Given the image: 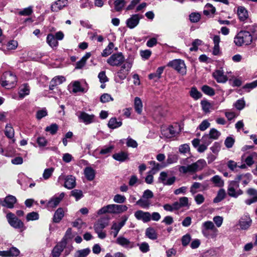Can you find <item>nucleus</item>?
<instances>
[{
  "mask_svg": "<svg viewBox=\"0 0 257 257\" xmlns=\"http://www.w3.org/2000/svg\"><path fill=\"white\" fill-rule=\"evenodd\" d=\"M201 229L203 235L207 239L215 238L218 235V230L211 221L203 222Z\"/></svg>",
  "mask_w": 257,
  "mask_h": 257,
  "instance_id": "f257e3e1",
  "label": "nucleus"
},
{
  "mask_svg": "<svg viewBox=\"0 0 257 257\" xmlns=\"http://www.w3.org/2000/svg\"><path fill=\"white\" fill-rule=\"evenodd\" d=\"M247 194L252 198L245 200V203L248 205L257 202V190L253 188H249L246 191Z\"/></svg>",
  "mask_w": 257,
  "mask_h": 257,
  "instance_id": "f3484780",
  "label": "nucleus"
},
{
  "mask_svg": "<svg viewBox=\"0 0 257 257\" xmlns=\"http://www.w3.org/2000/svg\"><path fill=\"white\" fill-rule=\"evenodd\" d=\"M213 77L218 83H225L227 80V77L224 74L222 70H216L212 74Z\"/></svg>",
  "mask_w": 257,
  "mask_h": 257,
  "instance_id": "2eb2a0df",
  "label": "nucleus"
},
{
  "mask_svg": "<svg viewBox=\"0 0 257 257\" xmlns=\"http://www.w3.org/2000/svg\"><path fill=\"white\" fill-rule=\"evenodd\" d=\"M143 18V16L138 14L133 15L130 18V29H133L136 27L139 24L140 20Z\"/></svg>",
  "mask_w": 257,
  "mask_h": 257,
  "instance_id": "bb28decb",
  "label": "nucleus"
},
{
  "mask_svg": "<svg viewBox=\"0 0 257 257\" xmlns=\"http://www.w3.org/2000/svg\"><path fill=\"white\" fill-rule=\"evenodd\" d=\"M201 104L202 107V109L204 112H209L210 108H211V104L209 102L207 101L202 100L201 102Z\"/></svg>",
  "mask_w": 257,
  "mask_h": 257,
  "instance_id": "e2e57ef3",
  "label": "nucleus"
},
{
  "mask_svg": "<svg viewBox=\"0 0 257 257\" xmlns=\"http://www.w3.org/2000/svg\"><path fill=\"white\" fill-rule=\"evenodd\" d=\"M17 202L16 198L13 195H8L2 201L0 199V203L3 206L6 207L8 208H13L14 207V204Z\"/></svg>",
  "mask_w": 257,
  "mask_h": 257,
  "instance_id": "9d476101",
  "label": "nucleus"
},
{
  "mask_svg": "<svg viewBox=\"0 0 257 257\" xmlns=\"http://www.w3.org/2000/svg\"><path fill=\"white\" fill-rule=\"evenodd\" d=\"M121 125L120 121H117L115 118H111L108 121V126L110 128H115Z\"/></svg>",
  "mask_w": 257,
  "mask_h": 257,
  "instance_id": "a19ab883",
  "label": "nucleus"
},
{
  "mask_svg": "<svg viewBox=\"0 0 257 257\" xmlns=\"http://www.w3.org/2000/svg\"><path fill=\"white\" fill-rule=\"evenodd\" d=\"M124 60L123 56L121 53H115L112 55L107 60V62L112 66L120 65Z\"/></svg>",
  "mask_w": 257,
  "mask_h": 257,
  "instance_id": "0eeeda50",
  "label": "nucleus"
},
{
  "mask_svg": "<svg viewBox=\"0 0 257 257\" xmlns=\"http://www.w3.org/2000/svg\"><path fill=\"white\" fill-rule=\"evenodd\" d=\"M202 41L199 39H195L192 43V46L190 48V51H196L198 50V47L201 45Z\"/></svg>",
  "mask_w": 257,
  "mask_h": 257,
  "instance_id": "8fccbe9b",
  "label": "nucleus"
},
{
  "mask_svg": "<svg viewBox=\"0 0 257 257\" xmlns=\"http://www.w3.org/2000/svg\"><path fill=\"white\" fill-rule=\"evenodd\" d=\"M6 217L9 223L12 227L15 228H22L24 226L23 222L13 213H8Z\"/></svg>",
  "mask_w": 257,
  "mask_h": 257,
  "instance_id": "423d86ee",
  "label": "nucleus"
},
{
  "mask_svg": "<svg viewBox=\"0 0 257 257\" xmlns=\"http://www.w3.org/2000/svg\"><path fill=\"white\" fill-rule=\"evenodd\" d=\"M16 76L11 71L5 72L1 78V84L7 89L13 88L16 84Z\"/></svg>",
  "mask_w": 257,
  "mask_h": 257,
  "instance_id": "7ed1b4c3",
  "label": "nucleus"
},
{
  "mask_svg": "<svg viewBox=\"0 0 257 257\" xmlns=\"http://www.w3.org/2000/svg\"><path fill=\"white\" fill-rule=\"evenodd\" d=\"M128 74V66L125 65L121 66L120 70L118 72L117 76L121 80L124 79Z\"/></svg>",
  "mask_w": 257,
  "mask_h": 257,
  "instance_id": "7c9ffc66",
  "label": "nucleus"
},
{
  "mask_svg": "<svg viewBox=\"0 0 257 257\" xmlns=\"http://www.w3.org/2000/svg\"><path fill=\"white\" fill-rule=\"evenodd\" d=\"M210 181L215 185V186L218 187H222L224 184V181L219 175L214 176L211 178Z\"/></svg>",
  "mask_w": 257,
  "mask_h": 257,
  "instance_id": "2f4dec72",
  "label": "nucleus"
},
{
  "mask_svg": "<svg viewBox=\"0 0 257 257\" xmlns=\"http://www.w3.org/2000/svg\"><path fill=\"white\" fill-rule=\"evenodd\" d=\"M120 226L117 225V223H113L111 228V231H110V234L113 235L114 237H115L117 236L119 230L120 229Z\"/></svg>",
  "mask_w": 257,
  "mask_h": 257,
  "instance_id": "de8ad7c7",
  "label": "nucleus"
},
{
  "mask_svg": "<svg viewBox=\"0 0 257 257\" xmlns=\"http://www.w3.org/2000/svg\"><path fill=\"white\" fill-rule=\"evenodd\" d=\"M84 174L88 181H92L95 176V170L91 167H86L84 170Z\"/></svg>",
  "mask_w": 257,
  "mask_h": 257,
  "instance_id": "393cba45",
  "label": "nucleus"
},
{
  "mask_svg": "<svg viewBox=\"0 0 257 257\" xmlns=\"http://www.w3.org/2000/svg\"><path fill=\"white\" fill-rule=\"evenodd\" d=\"M26 219L27 221L37 220L39 219V214L36 212H32L27 214Z\"/></svg>",
  "mask_w": 257,
  "mask_h": 257,
  "instance_id": "680f3d73",
  "label": "nucleus"
},
{
  "mask_svg": "<svg viewBox=\"0 0 257 257\" xmlns=\"http://www.w3.org/2000/svg\"><path fill=\"white\" fill-rule=\"evenodd\" d=\"M206 165L205 161L203 159H200L196 162L190 165V168L192 172H196L202 170Z\"/></svg>",
  "mask_w": 257,
  "mask_h": 257,
  "instance_id": "ddd939ff",
  "label": "nucleus"
},
{
  "mask_svg": "<svg viewBox=\"0 0 257 257\" xmlns=\"http://www.w3.org/2000/svg\"><path fill=\"white\" fill-rule=\"evenodd\" d=\"M54 170V169L53 168L46 169L43 174V178L45 180L49 179L52 175Z\"/></svg>",
  "mask_w": 257,
  "mask_h": 257,
  "instance_id": "4d7b16f0",
  "label": "nucleus"
},
{
  "mask_svg": "<svg viewBox=\"0 0 257 257\" xmlns=\"http://www.w3.org/2000/svg\"><path fill=\"white\" fill-rule=\"evenodd\" d=\"M67 241L65 238H63L61 241L58 242L54 247L52 254L53 257H59L61 252L66 247L67 245Z\"/></svg>",
  "mask_w": 257,
  "mask_h": 257,
  "instance_id": "1a4fd4ad",
  "label": "nucleus"
},
{
  "mask_svg": "<svg viewBox=\"0 0 257 257\" xmlns=\"http://www.w3.org/2000/svg\"><path fill=\"white\" fill-rule=\"evenodd\" d=\"M164 67H159L158 68L155 73L149 74V78L154 80L155 81H158L161 77V75L164 71Z\"/></svg>",
  "mask_w": 257,
  "mask_h": 257,
  "instance_id": "b1692460",
  "label": "nucleus"
},
{
  "mask_svg": "<svg viewBox=\"0 0 257 257\" xmlns=\"http://www.w3.org/2000/svg\"><path fill=\"white\" fill-rule=\"evenodd\" d=\"M114 47L113 43L112 42H110L107 47L101 53V55L103 57L108 56L112 53V49Z\"/></svg>",
  "mask_w": 257,
  "mask_h": 257,
  "instance_id": "79ce46f5",
  "label": "nucleus"
},
{
  "mask_svg": "<svg viewBox=\"0 0 257 257\" xmlns=\"http://www.w3.org/2000/svg\"><path fill=\"white\" fill-rule=\"evenodd\" d=\"M213 221L217 227H220L222 224L223 218L220 216H215L213 218Z\"/></svg>",
  "mask_w": 257,
  "mask_h": 257,
  "instance_id": "052dcab7",
  "label": "nucleus"
},
{
  "mask_svg": "<svg viewBox=\"0 0 257 257\" xmlns=\"http://www.w3.org/2000/svg\"><path fill=\"white\" fill-rule=\"evenodd\" d=\"M252 223V220L249 216H245L240 218L239 221V225L242 230H247Z\"/></svg>",
  "mask_w": 257,
  "mask_h": 257,
  "instance_id": "aec40b11",
  "label": "nucleus"
},
{
  "mask_svg": "<svg viewBox=\"0 0 257 257\" xmlns=\"http://www.w3.org/2000/svg\"><path fill=\"white\" fill-rule=\"evenodd\" d=\"M202 91L206 94L208 95L209 96H213L215 94L214 90L207 86V85H203L202 87Z\"/></svg>",
  "mask_w": 257,
  "mask_h": 257,
  "instance_id": "49530a36",
  "label": "nucleus"
},
{
  "mask_svg": "<svg viewBox=\"0 0 257 257\" xmlns=\"http://www.w3.org/2000/svg\"><path fill=\"white\" fill-rule=\"evenodd\" d=\"M177 125H170L168 127H164L161 129L162 135L166 138H171L175 137L177 133Z\"/></svg>",
  "mask_w": 257,
  "mask_h": 257,
  "instance_id": "6e6552de",
  "label": "nucleus"
},
{
  "mask_svg": "<svg viewBox=\"0 0 257 257\" xmlns=\"http://www.w3.org/2000/svg\"><path fill=\"white\" fill-rule=\"evenodd\" d=\"M109 213L117 214L126 211L127 207L123 205L109 204Z\"/></svg>",
  "mask_w": 257,
  "mask_h": 257,
  "instance_id": "dca6fc26",
  "label": "nucleus"
},
{
  "mask_svg": "<svg viewBox=\"0 0 257 257\" xmlns=\"http://www.w3.org/2000/svg\"><path fill=\"white\" fill-rule=\"evenodd\" d=\"M239 184L232 181L229 182L227 187V193L232 197L237 198L243 194V191L239 188Z\"/></svg>",
  "mask_w": 257,
  "mask_h": 257,
  "instance_id": "39448f33",
  "label": "nucleus"
},
{
  "mask_svg": "<svg viewBox=\"0 0 257 257\" xmlns=\"http://www.w3.org/2000/svg\"><path fill=\"white\" fill-rule=\"evenodd\" d=\"M30 92V88L29 86L27 84H25L24 87L21 89L19 92V97L21 98H24L26 95H27L29 94Z\"/></svg>",
  "mask_w": 257,
  "mask_h": 257,
  "instance_id": "c03bdc74",
  "label": "nucleus"
},
{
  "mask_svg": "<svg viewBox=\"0 0 257 257\" xmlns=\"http://www.w3.org/2000/svg\"><path fill=\"white\" fill-rule=\"evenodd\" d=\"M126 2L124 0H116L114 2V8L116 11H121L124 7Z\"/></svg>",
  "mask_w": 257,
  "mask_h": 257,
  "instance_id": "a18cd8bd",
  "label": "nucleus"
},
{
  "mask_svg": "<svg viewBox=\"0 0 257 257\" xmlns=\"http://www.w3.org/2000/svg\"><path fill=\"white\" fill-rule=\"evenodd\" d=\"M91 55L90 52L86 53L80 60L76 63L75 68L77 69H81L85 65L87 60L90 57Z\"/></svg>",
  "mask_w": 257,
  "mask_h": 257,
  "instance_id": "c85d7f7f",
  "label": "nucleus"
},
{
  "mask_svg": "<svg viewBox=\"0 0 257 257\" xmlns=\"http://www.w3.org/2000/svg\"><path fill=\"white\" fill-rule=\"evenodd\" d=\"M65 81L64 77L62 76H57L55 77L50 81L49 88L50 90H53L58 85L61 84Z\"/></svg>",
  "mask_w": 257,
  "mask_h": 257,
  "instance_id": "5701e85b",
  "label": "nucleus"
},
{
  "mask_svg": "<svg viewBox=\"0 0 257 257\" xmlns=\"http://www.w3.org/2000/svg\"><path fill=\"white\" fill-rule=\"evenodd\" d=\"M226 195V192L224 189H219L216 196L213 199V202L216 203L221 201L225 198Z\"/></svg>",
  "mask_w": 257,
  "mask_h": 257,
  "instance_id": "473e14b6",
  "label": "nucleus"
},
{
  "mask_svg": "<svg viewBox=\"0 0 257 257\" xmlns=\"http://www.w3.org/2000/svg\"><path fill=\"white\" fill-rule=\"evenodd\" d=\"M191 239V235L189 234H186L182 237V244L183 246H186L189 244Z\"/></svg>",
  "mask_w": 257,
  "mask_h": 257,
  "instance_id": "6e6d98bb",
  "label": "nucleus"
},
{
  "mask_svg": "<svg viewBox=\"0 0 257 257\" xmlns=\"http://www.w3.org/2000/svg\"><path fill=\"white\" fill-rule=\"evenodd\" d=\"M210 125V123L206 119L204 120L199 125V129L201 131H204Z\"/></svg>",
  "mask_w": 257,
  "mask_h": 257,
  "instance_id": "774afa93",
  "label": "nucleus"
},
{
  "mask_svg": "<svg viewBox=\"0 0 257 257\" xmlns=\"http://www.w3.org/2000/svg\"><path fill=\"white\" fill-rule=\"evenodd\" d=\"M33 13V7L30 6L28 8L24 9L23 10L20 11L18 14L20 16H30Z\"/></svg>",
  "mask_w": 257,
  "mask_h": 257,
  "instance_id": "09e8293b",
  "label": "nucleus"
},
{
  "mask_svg": "<svg viewBox=\"0 0 257 257\" xmlns=\"http://www.w3.org/2000/svg\"><path fill=\"white\" fill-rule=\"evenodd\" d=\"M113 99L111 95L108 93L103 94L100 98V101L102 103L108 102L110 101H113Z\"/></svg>",
  "mask_w": 257,
  "mask_h": 257,
  "instance_id": "5fc2aeb1",
  "label": "nucleus"
},
{
  "mask_svg": "<svg viewBox=\"0 0 257 257\" xmlns=\"http://www.w3.org/2000/svg\"><path fill=\"white\" fill-rule=\"evenodd\" d=\"M64 215V211L62 208H59L55 211L53 216V221L55 223H58L62 219Z\"/></svg>",
  "mask_w": 257,
  "mask_h": 257,
  "instance_id": "c756f323",
  "label": "nucleus"
},
{
  "mask_svg": "<svg viewBox=\"0 0 257 257\" xmlns=\"http://www.w3.org/2000/svg\"><path fill=\"white\" fill-rule=\"evenodd\" d=\"M252 41V35L247 30L240 31L234 39V42L237 46L250 45Z\"/></svg>",
  "mask_w": 257,
  "mask_h": 257,
  "instance_id": "f03ea898",
  "label": "nucleus"
},
{
  "mask_svg": "<svg viewBox=\"0 0 257 257\" xmlns=\"http://www.w3.org/2000/svg\"><path fill=\"white\" fill-rule=\"evenodd\" d=\"M220 135V133L215 128H211L208 135L204 136L202 137V140L203 141H211V139L216 140Z\"/></svg>",
  "mask_w": 257,
  "mask_h": 257,
  "instance_id": "6ab92c4d",
  "label": "nucleus"
},
{
  "mask_svg": "<svg viewBox=\"0 0 257 257\" xmlns=\"http://www.w3.org/2000/svg\"><path fill=\"white\" fill-rule=\"evenodd\" d=\"M168 66L172 67L182 75L186 74V67L185 62L181 59H175L169 62Z\"/></svg>",
  "mask_w": 257,
  "mask_h": 257,
  "instance_id": "20e7f679",
  "label": "nucleus"
},
{
  "mask_svg": "<svg viewBox=\"0 0 257 257\" xmlns=\"http://www.w3.org/2000/svg\"><path fill=\"white\" fill-rule=\"evenodd\" d=\"M108 225V219L102 218L99 219L94 225L95 231L102 230L105 227Z\"/></svg>",
  "mask_w": 257,
  "mask_h": 257,
  "instance_id": "a211bd4d",
  "label": "nucleus"
},
{
  "mask_svg": "<svg viewBox=\"0 0 257 257\" xmlns=\"http://www.w3.org/2000/svg\"><path fill=\"white\" fill-rule=\"evenodd\" d=\"M246 29L247 31L249 32V33L251 34L252 37H253V40L257 39V25H252L246 26Z\"/></svg>",
  "mask_w": 257,
  "mask_h": 257,
  "instance_id": "f704fd0d",
  "label": "nucleus"
},
{
  "mask_svg": "<svg viewBox=\"0 0 257 257\" xmlns=\"http://www.w3.org/2000/svg\"><path fill=\"white\" fill-rule=\"evenodd\" d=\"M201 18V15L198 13H192L189 15V19L191 22L197 23Z\"/></svg>",
  "mask_w": 257,
  "mask_h": 257,
  "instance_id": "603ef678",
  "label": "nucleus"
},
{
  "mask_svg": "<svg viewBox=\"0 0 257 257\" xmlns=\"http://www.w3.org/2000/svg\"><path fill=\"white\" fill-rule=\"evenodd\" d=\"M95 116L93 114H89L85 112H80L78 118L84 123L87 124L94 121Z\"/></svg>",
  "mask_w": 257,
  "mask_h": 257,
  "instance_id": "4468645a",
  "label": "nucleus"
},
{
  "mask_svg": "<svg viewBox=\"0 0 257 257\" xmlns=\"http://www.w3.org/2000/svg\"><path fill=\"white\" fill-rule=\"evenodd\" d=\"M146 235L152 240L156 239L158 237L157 233L155 230L152 227L147 228L145 232Z\"/></svg>",
  "mask_w": 257,
  "mask_h": 257,
  "instance_id": "72a5a7b5",
  "label": "nucleus"
},
{
  "mask_svg": "<svg viewBox=\"0 0 257 257\" xmlns=\"http://www.w3.org/2000/svg\"><path fill=\"white\" fill-rule=\"evenodd\" d=\"M202 187L201 183L199 182H194L190 187V192L194 194L197 192L196 190L200 189Z\"/></svg>",
  "mask_w": 257,
  "mask_h": 257,
  "instance_id": "338daca9",
  "label": "nucleus"
},
{
  "mask_svg": "<svg viewBox=\"0 0 257 257\" xmlns=\"http://www.w3.org/2000/svg\"><path fill=\"white\" fill-rule=\"evenodd\" d=\"M90 252L88 248L78 250L74 253V257H86Z\"/></svg>",
  "mask_w": 257,
  "mask_h": 257,
  "instance_id": "e433bc0d",
  "label": "nucleus"
},
{
  "mask_svg": "<svg viewBox=\"0 0 257 257\" xmlns=\"http://www.w3.org/2000/svg\"><path fill=\"white\" fill-rule=\"evenodd\" d=\"M204 144L199 145L198 147L197 151L200 153L204 152L207 148V146L211 143V141H203Z\"/></svg>",
  "mask_w": 257,
  "mask_h": 257,
  "instance_id": "bf43d9fd",
  "label": "nucleus"
},
{
  "mask_svg": "<svg viewBox=\"0 0 257 257\" xmlns=\"http://www.w3.org/2000/svg\"><path fill=\"white\" fill-rule=\"evenodd\" d=\"M67 0H57L51 6V10L53 12H58L66 7Z\"/></svg>",
  "mask_w": 257,
  "mask_h": 257,
  "instance_id": "412c9836",
  "label": "nucleus"
},
{
  "mask_svg": "<svg viewBox=\"0 0 257 257\" xmlns=\"http://www.w3.org/2000/svg\"><path fill=\"white\" fill-rule=\"evenodd\" d=\"M18 44L17 41L15 40L10 41L7 44V49L9 50H14L18 47Z\"/></svg>",
  "mask_w": 257,
  "mask_h": 257,
  "instance_id": "0e129e2a",
  "label": "nucleus"
},
{
  "mask_svg": "<svg viewBox=\"0 0 257 257\" xmlns=\"http://www.w3.org/2000/svg\"><path fill=\"white\" fill-rule=\"evenodd\" d=\"M149 163L153 167L152 170L150 171V173L155 174L156 171L160 170L161 167V165L160 164L156 163L154 161H150Z\"/></svg>",
  "mask_w": 257,
  "mask_h": 257,
  "instance_id": "3c124183",
  "label": "nucleus"
},
{
  "mask_svg": "<svg viewBox=\"0 0 257 257\" xmlns=\"http://www.w3.org/2000/svg\"><path fill=\"white\" fill-rule=\"evenodd\" d=\"M134 107L136 112L138 114H141L142 113L143 105L140 98L138 97H135L134 103Z\"/></svg>",
  "mask_w": 257,
  "mask_h": 257,
  "instance_id": "a878e982",
  "label": "nucleus"
},
{
  "mask_svg": "<svg viewBox=\"0 0 257 257\" xmlns=\"http://www.w3.org/2000/svg\"><path fill=\"white\" fill-rule=\"evenodd\" d=\"M65 181L64 183V187L68 189H72L76 186V179L75 177L69 175L66 177Z\"/></svg>",
  "mask_w": 257,
  "mask_h": 257,
  "instance_id": "4be33fe9",
  "label": "nucleus"
},
{
  "mask_svg": "<svg viewBox=\"0 0 257 257\" xmlns=\"http://www.w3.org/2000/svg\"><path fill=\"white\" fill-rule=\"evenodd\" d=\"M237 15L241 21H244L248 17L247 10L243 7H238L237 8Z\"/></svg>",
  "mask_w": 257,
  "mask_h": 257,
  "instance_id": "cd10ccee",
  "label": "nucleus"
},
{
  "mask_svg": "<svg viewBox=\"0 0 257 257\" xmlns=\"http://www.w3.org/2000/svg\"><path fill=\"white\" fill-rule=\"evenodd\" d=\"M135 216L137 219L141 220L144 222H148L151 221V213L149 212L138 210L135 212Z\"/></svg>",
  "mask_w": 257,
  "mask_h": 257,
  "instance_id": "f8f14e48",
  "label": "nucleus"
},
{
  "mask_svg": "<svg viewBox=\"0 0 257 257\" xmlns=\"http://www.w3.org/2000/svg\"><path fill=\"white\" fill-rule=\"evenodd\" d=\"M47 42L51 47H56L58 45V42L54 36L49 34L47 37Z\"/></svg>",
  "mask_w": 257,
  "mask_h": 257,
  "instance_id": "4c0bfd02",
  "label": "nucleus"
},
{
  "mask_svg": "<svg viewBox=\"0 0 257 257\" xmlns=\"http://www.w3.org/2000/svg\"><path fill=\"white\" fill-rule=\"evenodd\" d=\"M112 157L116 161L123 162L125 159H126L127 157V154L124 152H120L118 153H116L113 155Z\"/></svg>",
  "mask_w": 257,
  "mask_h": 257,
  "instance_id": "58836bf2",
  "label": "nucleus"
},
{
  "mask_svg": "<svg viewBox=\"0 0 257 257\" xmlns=\"http://www.w3.org/2000/svg\"><path fill=\"white\" fill-rule=\"evenodd\" d=\"M73 92L76 93L78 92H82L83 89L81 87L80 84L78 81H75L73 84Z\"/></svg>",
  "mask_w": 257,
  "mask_h": 257,
  "instance_id": "69168bd1",
  "label": "nucleus"
},
{
  "mask_svg": "<svg viewBox=\"0 0 257 257\" xmlns=\"http://www.w3.org/2000/svg\"><path fill=\"white\" fill-rule=\"evenodd\" d=\"M65 196V193H61L58 197H53L48 202L47 207L49 209H53L55 208L62 200Z\"/></svg>",
  "mask_w": 257,
  "mask_h": 257,
  "instance_id": "9b49d317",
  "label": "nucleus"
},
{
  "mask_svg": "<svg viewBox=\"0 0 257 257\" xmlns=\"http://www.w3.org/2000/svg\"><path fill=\"white\" fill-rule=\"evenodd\" d=\"M5 135L9 139H12L14 137V130L10 124L6 125L5 130Z\"/></svg>",
  "mask_w": 257,
  "mask_h": 257,
  "instance_id": "c9c22d12",
  "label": "nucleus"
},
{
  "mask_svg": "<svg viewBox=\"0 0 257 257\" xmlns=\"http://www.w3.org/2000/svg\"><path fill=\"white\" fill-rule=\"evenodd\" d=\"M58 130V125L56 123H52L45 128V131L49 132L51 135H55Z\"/></svg>",
  "mask_w": 257,
  "mask_h": 257,
  "instance_id": "37998d69",
  "label": "nucleus"
},
{
  "mask_svg": "<svg viewBox=\"0 0 257 257\" xmlns=\"http://www.w3.org/2000/svg\"><path fill=\"white\" fill-rule=\"evenodd\" d=\"M8 251L9 257L17 256L20 254L19 250L15 247H11Z\"/></svg>",
  "mask_w": 257,
  "mask_h": 257,
  "instance_id": "13d9d810",
  "label": "nucleus"
},
{
  "mask_svg": "<svg viewBox=\"0 0 257 257\" xmlns=\"http://www.w3.org/2000/svg\"><path fill=\"white\" fill-rule=\"evenodd\" d=\"M189 93L190 95L195 100H197L202 97L201 93L194 87L191 88Z\"/></svg>",
  "mask_w": 257,
  "mask_h": 257,
  "instance_id": "ea45409f",
  "label": "nucleus"
},
{
  "mask_svg": "<svg viewBox=\"0 0 257 257\" xmlns=\"http://www.w3.org/2000/svg\"><path fill=\"white\" fill-rule=\"evenodd\" d=\"M71 195L75 198L76 201L83 197L82 191L80 190L74 189L71 192Z\"/></svg>",
  "mask_w": 257,
  "mask_h": 257,
  "instance_id": "864d4df0",
  "label": "nucleus"
}]
</instances>
